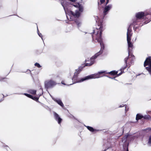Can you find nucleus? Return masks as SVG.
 I'll use <instances>...</instances> for the list:
<instances>
[{
	"label": "nucleus",
	"instance_id": "1",
	"mask_svg": "<svg viewBox=\"0 0 151 151\" xmlns=\"http://www.w3.org/2000/svg\"><path fill=\"white\" fill-rule=\"evenodd\" d=\"M98 29H96L94 31V32L93 33L94 34L96 33V36H95V38L97 41L100 43V45L101 47V48L100 51L96 53L95 55L93 56L91 58H90V63H86L84 65H82V66H84V68L85 66H90L92 65L95 63V59L99 56V55L101 54L104 50L105 47L104 44L102 41V39L101 37L102 35V31H99V32L98 31Z\"/></svg>",
	"mask_w": 151,
	"mask_h": 151
},
{
	"label": "nucleus",
	"instance_id": "2",
	"mask_svg": "<svg viewBox=\"0 0 151 151\" xmlns=\"http://www.w3.org/2000/svg\"><path fill=\"white\" fill-rule=\"evenodd\" d=\"M61 4L63 8L68 19V18L67 15L70 17L72 15L76 17H78L80 15V13L78 11H76V12L74 13L71 10V8L73 6L78 8L80 4L79 3L73 5L69 2L64 1L63 2H61Z\"/></svg>",
	"mask_w": 151,
	"mask_h": 151
},
{
	"label": "nucleus",
	"instance_id": "3",
	"mask_svg": "<svg viewBox=\"0 0 151 151\" xmlns=\"http://www.w3.org/2000/svg\"><path fill=\"white\" fill-rule=\"evenodd\" d=\"M112 4H109L106 6L104 8L103 10V16L101 17V20H100V22L99 24L98 27H97L96 29L93 30V32L91 33L93 39L94 38V36H96V33L94 34L93 33L94 32V31L96 29H98V31L99 32V31H101L102 32L103 31L104 29H103V22L102 20L108 14L109 11L112 8Z\"/></svg>",
	"mask_w": 151,
	"mask_h": 151
},
{
	"label": "nucleus",
	"instance_id": "4",
	"mask_svg": "<svg viewBox=\"0 0 151 151\" xmlns=\"http://www.w3.org/2000/svg\"><path fill=\"white\" fill-rule=\"evenodd\" d=\"M101 77V76L99 75V73H96L90 75L82 78H80L78 74H77L76 73H74V76L72 78L73 82L72 84L80 83L91 79L97 78Z\"/></svg>",
	"mask_w": 151,
	"mask_h": 151
},
{
	"label": "nucleus",
	"instance_id": "5",
	"mask_svg": "<svg viewBox=\"0 0 151 151\" xmlns=\"http://www.w3.org/2000/svg\"><path fill=\"white\" fill-rule=\"evenodd\" d=\"M131 39H127V41L128 43V56L129 57H131V60H132V61L130 62V63L132 64V61H133V59H134V56L132 54V51L133 45L131 42Z\"/></svg>",
	"mask_w": 151,
	"mask_h": 151
},
{
	"label": "nucleus",
	"instance_id": "6",
	"mask_svg": "<svg viewBox=\"0 0 151 151\" xmlns=\"http://www.w3.org/2000/svg\"><path fill=\"white\" fill-rule=\"evenodd\" d=\"M56 84V82L52 79L46 81L44 82L45 87L47 90L53 88Z\"/></svg>",
	"mask_w": 151,
	"mask_h": 151
},
{
	"label": "nucleus",
	"instance_id": "7",
	"mask_svg": "<svg viewBox=\"0 0 151 151\" xmlns=\"http://www.w3.org/2000/svg\"><path fill=\"white\" fill-rule=\"evenodd\" d=\"M128 60L130 61V62L129 63V64H131L130 63V62L132 61V60H131V57H126L124 59V61L125 63L124 65V66H123L120 69L121 71H122L123 72H124V70L127 67V62H128ZM133 63V60L132 61V63Z\"/></svg>",
	"mask_w": 151,
	"mask_h": 151
},
{
	"label": "nucleus",
	"instance_id": "8",
	"mask_svg": "<svg viewBox=\"0 0 151 151\" xmlns=\"http://www.w3.org/2000/svg\"><path fill=\"white\" fill-rule=\"evenodd\" d=\"M53 114L55 120L58 122L59 124H60L62 121V119L59 116V115L55 112H53Z\"/></svg>",
	"mask_w": 151,
	"mask_h": 151
},
{
	"label": "nucleus",
	"instance_id": "9",
	"mask_svg": "<svg viewBox=\"0 0 151 151\" xmlns=\"http://www.w3.org/2000/svg\"><path fill=\"white\" fill-rule=\"evenodd\" d=\"M117 71H116L115 70H113L109 72H106V71H101L97 73H99V75L100 76V75L102 73L109 74L111 75H115L117 74Z\"/></svg>",
	"mask_w": 151,
	"mask_h": 151
},
{
	"label": "nucleus",
	"instance_id": "10",
	"mask_svg": "<svg viewBox=\"0 0 151 151\" xmlns=\"http://www.w3.org/2000/svg\"><path fill=\"white\" fill-rule=\"evenodd\" d=\"M147 14H145L143 12H139L135 14L136 18L139 19H140L147 15Z\"/></svg>",
	"mask_w": 151,
	"mask_h": 151
},
{
	"label": "nucleus",
	"instance_id": "11",
	"mask_svg": "<svg viewBox=\"0 0 151 151\" xmlns=\"http://www.w3.org/2000/svg\"><path fill=\"white\" fill-rule=\"evenodd\" d=\"M132 27L129 26L127 29V39H131V37L132 35Z\"/></svg>",
	"mask_w": 151,
	"mask_h": 151
},
{
	"label": "nucleus",
	"instance_id": "12",
	"mask_svg": "<svg viewBox=\"0 0 151 151\" xmlns=\"http://www.w3.org/2000/svg\"><path fill=\"white\" fill-rule=\"evenodd\" d=\"M52 99L55 102H57L59 105L60 106L62 107H63L64 106L61 100L60 99H57L52 97L50 95Z\"/></svg>",
	"mask_w": 151,
	"mask_h": 151
},
{
	"label": "nucleus",
	"instance_id": "13",
	"mask_svg": "<svg viewBox=\"0 0 151 151\" xmlns=\"http://www.w3.org/2000/svg\"><path fill=\"white\" fill-rule=\"evenodd\" d=\"M128 136V134L126 135L122 138V142L124 143L123 145L124 146H128V145L129 143L127 141V138Z\"/></svg>",
	"mask_w": 151,
	"mask_h": 151
},
{
	"label": "nucleus",
	"instance_id": "14",
	"mask_svg": "<svg viewBox=\"0 0 151 151\" xmlns=\"http://www.w3.org/2000/svg\"><path fill=\"white\" fill-rule=\"evenodd\" d=\"M39 91L40 93L37 94V96L38 97H33V98L32 99L35 100L36 101H38L39 97L41 96L43 93V90L41 88L39 90Z\"/></svg>",
	"mask_w": 151,
	"mask_h": 151
},
{
	"label": "nucleus",
	"instance_id": "15",
	"mask_svg": "<svg viewBox=\"0 0 151 151\" xmlns=\"http://www.w3.org/2000/svg\"><path fill=\"white\" fill-rule=\"evenodd\" d=\"M84 126L86 127L91 132H94V133H96V132L99 131V130L94 129L92 127L89 126H87L85 125H84Z\"/></svg>",
	"mask_w": 151,
	"mask_h": 151
},
{
	"label": "nucleus",
	"instance_id": "16",
	"mask_svg": "<svg viewBox=\"0 0 151 151\" xmlns=\"http://www.w3.org/2000/svg\"><path fill=\"white\" fill-rule=\"evenodd\" d=\"M139 22V20L136 18L133 19L132 20V22L131 23L129 26L131 27V26H136L138 24L137 23Z\"/></svg>",
	"mask_w": 151,
	"mask_h": 151
},
{
	"label": "nucleus",
	"instance_id": "17",
	"mask_svg": "<svg viewBox=\"0 0 151 151\" xmlns=\"http://www.w3.org/2000/svg\"><path fill=\"white\" fill-rule=\"evenodd\" d=\"M84 68V66H81L79 67L78 69L76 70L75 73H76L77 74H79Z\"/></svg>",
	"mask_w": 151,
	"mask_h": 151
},
{
	"label": "nucleus",
	"instance_id": "18",
	"mask_svg": "<svg viewBox=\"0 0 151 151\" xmlns=\"http://www.w3.org/2000/svg\"><path fill=\"white\" fill-rule=\"evenodd\" d=\"M15 94H18V95H21V94H22L23 93H15ZM23 95L26 96H27V97L29 98H30L31 99H32L33 98V96L30 95V94H27V93H24L23 94Z\"/></svg>",
	"mask_w": 151,
	"mask_h": 151
},
{
	"label": "nucleus",
	"instance_id": "19",
	"mask_svg": "<svg viewBox=\"0 0 151 151\" xmlns=\"http://www.w3.org/2000/svg\"><path fill=\"white\" fill-rule=\"evenodd\" d=\"M143 118V116L142 115H141L140 114H138L136 115V119L137 120H138Z\"/></svg>",
	"mask_w": 151,
	"mask_h": 151
},
{
	"label": "nucleus",
	"instance_id": "20",
	"mask_svg": "<svg viewBox=\"0 0 151 151\" xmlns=\"http://www.w3.org/2000/svg\"><path fill=\"white\" fill-rule=\"evenodd\" d=\"M28 92L32 94L35 95L36 94V90L33 89H29L28 91Z\"/></svg>",
	"mask_w": 151,
	"mask_h": 151
},
{
	"label": "nucleus",
	"instance_id": "21",
	"mask_svg": "<svg viewBox=\"0 0 151 151\" xmlns=\"http://www.w3.org/2000/svg\"><path fill=\"white\" fill-rule=\"evenodd\" d=\"M75 22L77 24L78 27H79L81 26V23L80 21L76 20L75 21Z\"/></svg>",
	"mask_w": 151,
	"mask_h": 151
},
{
	"label": "nucleus",
	"instance_id": "22",
	"mask_svg": "<svg viewBox=\"0 0 151 151\" xmlns=\"http://www.w3.org/2000/svg\"><path fill=\"white\" fill-rule=\"evenodd\" d=\"M78 8L79 11L81 12H82L83 11V7L82 5L80 4L79 6H78Z\"/></svg>",
	"mask_w": 151,
	"mask_h": 151
},
{
	"label": "nucleus",
	"instance_id": "23",
	"mask_svg": "<svg viewBox=\"0 0 151 151\" xmlns=\"http://www.w3.org/2000/svg\"><path fill=\"white\" fill-rule=\"evenodd\" d=\"M35 66H36V67H37L38 68H40L41 67V66L40 64L38 63H35Z\"/></svg>",
	"mask_w": 151,
	"mask_h": 151
},
{
	"label": "nucleus",
	"instance_id": "24",
	"mask_svg": "<svg viewBox=\"0 0 151 151\" xmlns=\"http://www.w3.org/2000/svg\"><path fill=\"white\" fill-rule=\"evenodd\" d=\"M37 28H38L37 27ZM37 33H38V35L40 37H41V38L43 40V38H42V34L41 33H39V30H38V29H37Z\"/></svg>",
	"mask_w": 151,
	"mask_h": 151
},
{
	"label": "nucleus",
	"instance_id": "25",
	"mask_svg": "<svg viewBox=\"0 0 151 151\" xmlns=\"http://www.w3.org/2000/svg\"><path fill=\"white\" fill-rule=\"evenodd\" d=\"M148 143L149 144L151 145V135L149 137Z\"/></svg>",
	"mask_w": 151,
	"mask_h": 151
},
{
	"label": "nucleus",
	"instance_id": "26",
	"mask_svg": "<svg viewBox=\"0 0 151 151\" xmlns=\"http://www.w3.org/2000/svg\"><path fill=\"white\" fill-rule=\"evenodd\" d=\"M61 83L62 84H63V85H66L67 86H69L70 85H72L73 84H66L65 83H64V81H61Z\"/></svg>",
	"mask_w": 151,
	"mask_h": 151
},
{
	"label": "nucleus",
	"instance_id": "27",
	"mask_svg": "<svg viewBox=\"0 0 151 151\" xmlns=\"http://www.w3.org/2000/svg\"><path fill=\"white\" fill-rule=\"evenodd\" d=\"M133 29L134 31H135L138 27V26H134Z\"/></svg>",
	"mask_w": 151,
	"mask_h": 151
},
{
	"label": "nucleus",
	"instance_id": "28",
	"mask_svg": "<svg viewBox=\"0 0 151 151\" xmlns=\"http://www.w3.org/2000/svg\"><path fill=\"white\" fill-rule=\"evenodd\" d=\"M122 73H123V71H121V72L120 73H119V74H117H117H116V75H117V76H120V75H121L122 74Z\"/></svg>",
	"mask_w": 151,
	"mask_h": 151
},
{
	"label": "nucleus",
	"instance_id": "29",
	"mask_svg": "<svg viewBox=\"0 0 151 151\" xmlns=\"http://www.w3.org/2000/svg\"><path fill=\"white\" fill-rule=\"evenodd\" d=\"M105 1V0H100V1L101 3V4L103 3Z\"/></svg>",
	"mask_w": 151,
	"mask_h": 151
},
{
	"label": "nucleus",
	"instance_id": "30",
	"mask_svg": "<svg viewBox=\"0 0 151 151\" xmlns=\"http://www.w3.org/2000/svg\"><path fill=\"white\" fill-rule=\"evenodd\" d=\"M106 2L105 3V5H107V4L109 3V0H106Z\"/></svg>",
	"mask_w": 151,
	"mask_h": 151
},
{
	"label": "nucleus",
	"instance_id": "31",
	"mask_svg": "<svg viewBox=\"0 0 151 151\" xmlns=\"http://www.w3.org/2000/svg\"><path fill=\"white\" fill-rule=\"evenodd\" d=\"M151 130V128H147L145 129V130Z\"/></svg>",
	"mask_w": 151,
	"mask_h": 151
},
{
	"label": "nucleus",
	"instance_id": "32",
	"mask_svg": "<svg viewBox=\"0 0 151 151\" xmlns=\"http://www.w3.org/2000/svg\"><path fill=\"white\" fill-rule=\"evenodd\" d=\"M124 105L123 104H122V105H120L119 106V108L122 107H124Z\"/></svg>",
	"mask_w": 151,
	"mask_h": 151
},
{
	"label": "nucleus",
	"instance_id": "33",
	"mask_svg": "<svg viewBox=\"0 0 151 151\" xmlns=\"http://www.w3.org/2000/svg\"><path fill=\"white\" fill-rule=\"evenodd\" d=\"M5 147H6V148L7 150L8 149H9V147L7 145H6L5 146Z\"/></svg>",
	"mask_w": 151,
	"mask_h": 151
},
{
	"label": "nucleus",
	"instance_id": "34",
	"mask_svg": "<svg viewBox=\"0 0 151 151\" xmlns=\"http://www.w3.org/2000/svg\"><path fill=\"white\" fill-rule=\"evenodd\" d=\"M5 78H2L1 76H0V81H1L2 80L4 79Z\"/></svg>",
	"mask_w": 151,
	"mask_h": 151
},
{
	"label": "nucleus",
	"instance_id": "35",
	"mask_svg": "<svg viewBox=\"0 0 151 151\" xmlns=\"http://www.w3.org/2000/svg\"><path fill=\"white\" fill-rule=\"evenodd\" d=\"M70 1H71L72 2H75L76 0H69Z\"/></svg>",
	"mask_w": 151,
	"mask_h": 151
},
{
	"label": "nucleus",
	"instance_id": "36",
	"mask_svg": "<svg viewBox=\"0 0 151 151\" xmlns=\"http://www.w3.org/2000/svg\"><path fill=\"white\" fill-rule=\"evenodd\" d=\"M4 100V99L3 98H2L0 100V102H1V101H3Z\"/></svg>",
	"mask_w": 151,
	"mask_h": 151
},
{
	"label": "nucleus",
	"instance_id": "37",
	"mask_svg": "<svg viewBox=\"0 0 151 151\" xmlns=\"http://www.w3.org/2000/svg\"><path fill=\"white\" fill-rule=\"evenodd\" d=\"M143 118H144V119H147L148 118V117H147L146 116H144V117H143Z\"/></svg>",
	"mask_w": 151,
	"mask_h": 151
},
{
	"label": "nucleus",
	"instance_id": "38",
	"mask_svg": "<svg viewBox=\"0 0 151 151\" xmlns=\"http://www.w3.org/2000/svg\"><path fill=\"white\" fill-rule=\"evenodd\" d=\"M109 78H111V79H114L115 78V77H113V78H111V77H108Z\"/></svg>",
	"mask_w": 151,
	"mask_h": 151
},
{
	"label": "nucleus",
	"instance_id": "39",
	"mask_svg": "<svg viewBox=\"0 0 151 151\" xmlns=\"http://www.w3.org/2000/svg\"><path fill=\"white\" fill-rule=\"evenodd\" d=\"M2 95L3 96V97L2 98H3L4 99V96L3 94H2Z\"/></svg>",
	"mask_w": 151,
	"mask_h": 151
},
{
	"label": "nucleus",
	"instance_id": "40",
	"mask_svg": "<svg viewBox=\"0 0 151 151\" xmlns=\"http://www.w3.org/2000/svg\"><path fill=\"white\" fill-rule=\"evenodd\" d=\"M45 107L46 108L48 107V106H45Z\"/></svg>",
	"mask_w": 151,
	"mask_h": 151
},
{
	"label": "nucleus",
	"instance_id": "41",
	"mask_svg": "<svg viewBox=\"0 0 151 151\" xmlns=\"http://www.w3.org/2000/svg\"><path fill=\"white\" fill-rule=\"evenodd\" d=\"M125 110L126 111H128V109L127 110L126 109V106H125Z\"/></svg>",
	"mask_w": 151,
	"mask_h": 151
},
{
	"label": "nucleus",
	"instance_id": "42",
	"mask_svg": "<svg viewBox=\"0 0 151 151\" xmlns=\"http://www.w3.org/2000/svg\"><path fill=\"white\" fill-rule=\"evenodd\" d=\"M127 151H129V150H128V148H127Z\"/></svg>",
	"mask_w": 151,
	"mask_h": 151
},
{
	"label": "nucleus",
	"instance_id": "43",
	"mask_svg": "<svg viewBox=\"0 0 151 151\" xmlns=\"http://www.w3.org/2000/svg\"><path fill=\"white\" fill-rule=\"evenodd\" d=\"M144 23H145V24H146L147 23H146L145 22Z\"/></svg>",
	"mask_w": 151,
	"mask_h": 151
},
{
	"label": "nucleus",
	"instance_id": "44",
	"mask_svg": "<svg viewBox=\"0 0 151 151\" xmlns=\"http://www.w3.org/2000/svg\"><path fill=\"white\" fill-rule=\"evenodd\" d=\"M106 150H104L103 151H106Z\"/></svg>",
	"mask_w": 151,
	"mask_h": 151
},
{
	"label": "nucleus",
	"instance_id": "45",
	"mask_svg": "<svg viewBox=\"0 0 151 151\" xmlns=\"http://www.w3.org/2000/svg\"><path fill=\"white\" fill-rule=\"evenodd\" d=\"M8 96V95H6L5 96Z\"/></svg>",
	"mask_w": 151,
	"mask_h": 151
},
{
	"label": "nucleus",
	"instance_id": "46",
	"mask_svg": "<svg viewBox=\"0 0 151 151\" xmlns=\"http://www.w3.org/2000/svg\"><path fill=\"white\" fill-rule=\"evenodd\" d=\"M8 96V95H6L5 96Z\"/></svg>",
	"mask_w": 151,
	"mask_h": 151
},
{
	"label": "nucleus",
	"instance_id": "47",
	"mask_svg": "<svg viewBox=\"0 0 151 151\" xmlns=\"http://www.w3.org/2000/svg\"><path fill=\"white\" fill-rule=\"evenodd\" d=\"M98 4L99 5V2L98 3Z\"/></svg>",
	"mask_w": 151,
	"mask_h": 151
}]
</instances>
